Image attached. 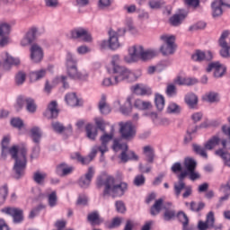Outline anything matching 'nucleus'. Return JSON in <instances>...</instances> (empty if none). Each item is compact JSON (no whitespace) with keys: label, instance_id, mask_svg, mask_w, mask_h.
Wrapping results in <instances>:
<instances>
[{"label":"nucleus","instance_id":"412c9836","mask_svg":"<svg viewBox=\"0 0 230 230\" xmlns=\"http://www.w3.org/2000/svg\"><path fill=\"white\" fill-rule=\"evenodd\" d=\"M93 177H94V168L89 167L88 172L78 181L80 188H89L91 181H93Z\"/></svg>","mask_w":230,"mask_h":230},{"label":"nucleus","instance_id":"393cba45","mask_svg":"<svg viewBox=\"0 0 230 230\" xmlns=\"http://www.w3.org/2000/svg\"><path fill=\"white\" fill-rule=\"evenodd\" d=\"M192 60L195 62H202L204 60H211L213 54L211 51L204 52L202 50H196L191 56Z\"/></svg>","mask_w":230,"mask_h":230},{"label":"nucleus","instance_id":"a18cd8bd","mask_svg":"<svg viewBox=\"0 0 230 230\" xmlns=\"http://www.w3.org/2000/svg\"><path fill=\"white\" fill-rule=\"evenodd\" d=\"M164 209H165L164 213V220L166 222H170V220H172V218H175V210L173 208H166V206L164 207Z\"/></svg>","mask_w":230,"mask_h":230},{"label":"nucleus","instance_id":"5701e85b","mask_svg":"<svg viewBox=\"0 0 230 230\" xmlns=\"http://www.w3.org/2000/svg\"><path fill=\"white\" fill-rule=\"evenodd\" d=\"M2 60L4 62V69H10L11 66H19V64H21V61L18 58L10 56L8 52H4L2 54Z\"/></svg>","mask_w":230,"mask_h":230},{"label":"nucleus","instance_id":"f03ea898","mask_svg":"<svg viewBox=\"0 0 230 230\" xmlns=\"http://www.w3.org/2000/svg\"><path fill=\"white\" fill-rule=\"evenodd\" d=\"M26 148H17L16 146H13L9 149V154L12 155L13 159H14V173L17 175V179L19 177H22L24 175V171L26 170Z\"/></svg>","mask_w":230,"mask_h":230},{"label":"nucleus","instance_id":"8fccbe9b","mask_svg":"<svg viewBox=\"0 0 230 230\" xmlns=\"http://www.w3.org/2000/svg\"><path fill=\"white\" fill-rule=\"evenodd\" d=\"M203 100L209 102V103H215L218 100V95L215 93H208L203 96Z\"/></svg>","mask_w":230,"mask_h":230},{"label":"nucleus","instance_id":"5fc2aeb1","mask_svg":"<svg viewBox=\"0 0 230 230\" xmlns=\"http://www.w3.org/2000/svg\"><path fill=\"white\" fill-rule=\"evenodd\" d=\"M103 87H111V85H118V83H116V79L111 77H106L102 81Z\"/></svg>","mask_w":230,"mask_h":230},{"label":"nucleus","instance_id":"f3484780","mask_svg":"<svg viewBox=\"0 0 230 230\" xmlns=\"http://www.w3.org/2000/svg\"><path fill=\"white\" fill-rule=\"evenodd\" d=\"M44 58V50L42 48L39 46V44L34 43L31 47V59L34 64H39V62L42 61Z\"/></svg>","mask_w":230,"mask_h":230},{"label":"nucleus","instance_id":"7c9ffc66","mask_svg":"<svg viewBox=\"0 0 230 230\" xmlns=\"http://www.w3.org/2000/svg\"><path fill=\"white\" fill-rule=\"evenodd\" d=\"M86 137L94 141L96 139V136H98V129L93 124H87L85 126Z\"/></svg>","mask_w":230,"mask_h":230},{"label":"nucleus","instance_id":"58836bf2","mask_svg":"<svg viewBox=\"0 0 230 230\" xmlns=\"http://www.w3.org/2000/svg\"><path fill=\"white\" fill-rule=\"evenodd\" d=\"M135 94H138L140 96H145L146 94H150V88L145 86L143 84H137L134 86Z\"/></svg>","mask_w":230,"mask_h":230},{"label":"nucleus","instance_id":"c85d7f7f","mask_svg":"<svg viewBox=\"0 0 230 230\" xmlns=\"http://www.w3.org/2000/svg\"><path fill=\"white\" fill-rule=\"evenodd\" d=\"M178 220L182 224V230L195 228L194 226H190V219L184 212L178 213Z\"/></svg>","mask_w":230,"mask_h":230},{"label":"nucleus","instance_id":"774afa93","mask_svg":"<svg viewBox=\"0 0 230 230\" xmlns=\"http://www.w3.org/2000/svg\"><path fill=\"white\" fill-rule=\"evenodd\" d=\"M95 123L97 127L102 130V132H105V121L102 119H96Z\"/></svg>","mask_w":230,"mask_h":230},{"label":"nucleus","instance_id":"0e129e2a","mask_svg":"<svg viewBox=\"0 0 230 230\" xmlns=\"http://www.w3.org/2000/svg\"><path fill=\"white\" fill-rule=\"evenodd\" d=\"M202 112H195L191 115V119L194 121V123H198V121H200L203 118Z\"/></svg>","mask_w":230,"mask_h":230},{"label":"nucleus","instance_id":"6e6d98bb","mask_svg":"<svg viewBox=\"0 0 230 230\" xmlns=\"http://www.w3.org/2000/svg\"><path fill=\"white\" fill-rule=\"evenodd\" d=\"M153 121L155 123V125H168L170 123V120L168 119H162L159 120V118L157 117V114H153Z\"/></svg>","mask_w":230,"mask_h":230},{"label":"nucleus","instance_id":"6ab92c4d","mask_svg":"<svg viewBox=\"0 0 230 230\" xmlns=\"http://www.w3.org/2000/svg\"><path fill=\"white\" fill-rule=\"evenodd\" d=\"M214 71L215 78H221L226 74V66L219 62L210 63L207 67V73Z\"/></svg>","mask_w":230,"mask_h":230},{"label":"nucleus","instance_id":"423d86ee","mask_svg":"<svg viewBox=\"0 0 230 230\" xmlns=\"http://www.w3.org/2000/svg\"><path fill=\"white\" fill-rule=\"evenodd\" d=\"M188 176V172H183L178 175L179 181L174 183V195L176 197H181V193H182L183 199H188V197H191L193 193V189L190 185H186L184 182V178Z\"/></svg>","mask_w":230,"mask_h":230},{"label":"nucleus","instance_id":"a19ab883","mask_svg":"<svg viewBox=\"0 0 230 230\" xmlns=\"http://www.w3.org/2000/svg\"><path fill=\"white\" fill-rule=\"evenodd\" d=\"M222 13H223L222 5L218 0H216L212 4V15L213 17H220Z\"/></svg>","mask_w":230,"mask_h":230},{"label":"nucleus","instance_id":"13d9d810","mask_svg":"<svg viewBox=\"0 0 230 230\" xmlns=\"http://www.w3.org/2000/svg\"><path fill=\"white\" fill-rule=\"evenodd\" d=\"M11 125L13 127H15L16 128H22L24 123L22 122V120L21 119L15 118L11 120Z\"/></svg>","mask_w":230,"mask_h":230},{"label":"nucleus","instance_id":"09e8293b","mask_svg":"<svg viewBox=\"0 0 230 230\" xmlns=\"http://www.w3.org/2000/svg\"><path fill=\"white\" fill-rule=\"evenodd\" d=\"M46 177H48V174L40 172H36L33 175V179L37 182V184H42Z\"/></svg>","mask_w":230,"mask_h":230},{"label":"nucleus","instance_id":"bb28decb","mask_svg":"<svg viewBox=\"0 0 230 230\" xmlns=\"http://www.w3.org/2000/svg\"><path fill=\"white\" fill-rule=\"evenodd\" d=\"M164 202V199L163 198L156 199L155 201V204L151 207L150 214L153 217H155L156 215H159L161 213V210L163 209V204Z\"/></svg>","mask_w":230,"mask_h":230},{"label":"nucleus","instance_id":"4c0bfd02","mask_svg":"<svg viewBox=\"0 0 230 230\" xmlns=\"http://www.w3.org/2000/svg\"><path fill=\"white\" fill-rule=\"evenodd\" d=\"M88 221L92 226H98L103 222L102 218H100V214L98 212H92L87 217Z\"/></svg>","mask_w":230,"mask_h":230},{"label":"nucleus","instance_id":"c756f323","mask_svg":"<svg viewBox=\"0 0 230 230\" xmlns=\"http://www.w3.org/2000/svg\"><path fill=\"white\" fill-rule=\"evenodd\" d=\"M99 111L102 114H109L111 112V106L107 103V96L102 95L99 102Z\"/></svg>","mask_w":230,"mask_h":230},{"label":"nucleus","instance_id":"69168bd1","mask_svg":"<svg viewBox=\"0 0 230 230\" xmlns=\"http://www.w3.org/2000/svg\"><path fill=\"white\" fill-rule=\"evenodd\" d=\"M45 4L49 8H57L58 6V0H45Z\"/></svg>","mask_w":230,"mask_h":230},{"label":"nucleus","instance_id":"39448f33","mask_svg":"<svg viewBox=\"0 0 230 230\" xmlns=\"http://www.w3.org/2000/svg\"><path fill=\"white\" fill-rule=\"evenodd\" d=\"M103 195H111V197H121L127 191L128 185L126 182L116 184L114 177L108 176L104 180Z\"/></svg>","mask_w":230,"mask_h":230},{"label":"nucleus","instance_id":"ddd939ff","mask_svg":"<svg viewBox=\"0 0 230 230\" xmlns=\"http://www.w3.org/2000/svg\"><path fill=\"white\" fill-rule=\"evenodd\" d=\"M12 25L7 22H2L0 24V48H4L8 42H10V31Z\"/></svg>","mask_w":230,"mask_h":230},{"label":"nucleus","instance_id":"dca6fc26","mask_svg":"<svg viewBox=\"0 0 230 230\" xmlns=\"http://www.w3.org/2000/svg\"><path fill=\"white\" fill-rule=\"evenodd\" d=\"M184 166L189 172L190 181H197L200 179V174L195 172V168H197V162L192 158H186L184 161Z\"/></svg>","mask_w":230,"mask_h":230},{"label":"nucleus","instance_id":"e2e57ef3","mask_svg":"<svg viewBox=\"0 0 230 230\" xmlns=\"http://www.w3.org/2000/svg\"><path fill=\"white\" fill-rule=\"evenodd\" d=\"M126 103L129 105V107L128 108L120 107V112H122V114H130V112H132V107L130 106V98L127 99Z\"/></svg>","mask_w":230,"mask_h":230},{"label":"nucleus","instance_id":"37998d69","mask_svg":"<svg viewBox=\"0 0 230 230\" xmlns=\"http://www.w3.org/2000/svg\"><path fill=\"white\" fill-rule=\"evenodd\" d=\"M216 155L221 157L226 166H230V154L228 152L224 151V149H218L216 151Z\"/></svg>","mask_w":230,"mask_h":230},{"label":"nucleus","instance_id":"e433bc0d","mask_svg":"<svg viewBox=\"0 0 230 230\" xmlns=\"http://www.w3.org/2000/svg\"><path fill=\"white\" fill-rule=\"evenodd\" d=\"M184 19H186L185 14H174L170 18L169 22L171 26H181Z\"/></svg>","mask_w":230,"mask_h":230},{"label":"nucleus","instance_id":"79ce46f5","mask_svg":"<svg viewBox=\"0 0 230 230\" xmlns=\"http://www.w3.org/2000/svg\"><path fill=\"white\" fill-rule=\"evenodd\" d=\"M52 128L55 132H58V134H62L64 130H69V132H73V127L68 126L67 128H65L64 125H62L60 122H53Z\"/></svg>","mask_w":230,"mask_h":230},{"label":"nucleus","instance_id":"1a4fd4ad","mask_svg":"<svg viewBox=\"0 0 230 230\" xmlns=\"http://www.w3.org/2000/svg\"><path fill=\"white\" fill-rule=\"evenodd\" d=\"M160 40L164 44L160 48V51L163 55H173L175 53V36L170 34H163L160 36Z\"/></svg>","mask_w":230,"mask_h":230},{"label":"nucleus","instance_id":"bf43d9fd","mask_svg":"<svg viewBox=\"0 0 230 230\" xmlns=\"http://www.w3.org/2000/svg\"><path fill=\"white\" fill-rule=\"evenodd\" d=\"M115 206L118 213H125L127 211V207H125L123 201H116Z\"/></svg>","mask_w":230,"mask_h":230},{"label":"nucleus","instance_id":"c9c22d12","mask_svg":"<svg viewBox=\"0 0 230 230\" xmlns=\"http://www.w3.org/2000/svg\"><path fill=\"white\" fill-rule=\"evenodd\" d=\"M48 112L50 113V118H57V116H58V108L57 102L52 101L49 104L47 111H46V116H48Z\"/></svg>","mask_w":230,"mask_h":230},{"label":"nucleus","instance_id":"ea45409f","mask_svg":"<svg viewBox=\"0 0 230 230\" xmlns=\"http://www.w3.org/2000/svg\"><path fill=\"white\" fill-rule=\"evenodd\" d=\"M66 102L70 107H76L79 105L78 97H76V93H75L66 94Z\"/></svg>","mask_w":230,"mask_h":230},{"label":"nucleus","instance_id":"4d7b16f0","mask_svg":"<svg viewBox=\"0 0 230 230\" xmlns=\"http://www.w3.org/2000/svg\"><path fill=\"white\" fill-rule=\"evenodd\" d=\"M166 94L169 96H175L177 94V88L175 84H168L166 88Z\"/></svg>","mask_w":230,"mask_h":230},{"label":"nucleus","instance_id":"20e7f679","mask_svg":"<svg viewBox=\"0 0 230 230\" xmlns=\"http://www.w3.org/2000/svg\"><path fill=\"white\" fill-rule=\"evenodd\" d=\"M155 57V51L145 50L141 46H133L128 49V56L124 58L125 62L132 64L138 60H150Z\"/></svg>","mask_w":230,"mask_h":230},{"label":"nucleus","instance_id":"aec40b11","mask_svg":"<svg viewBox=\"0 0 230 230\" xmlns=\"http://www.w3.org/2000/svg\"><path fill=\"white\" fill-rule=\"evenodd\" d=\"M125 30L119 29L118 32L111 30L109 31L110 40H109V48L110 49H118L119 48V42L118 41V37L121 35H125Z\"/></svg>","mask_w":230,"mask_h":230},{"label":"nucleus","instance_id":"0eeeda50","mask_svg":"<svg viewBox=\"0 0 230 230\" xmlns=\"http://www.w3.org/2000/svg\"><path fill=\"white\" fill-rule=\"evenodd\" d=\"M66 69L68 76L74 80H85V78H87V75L78 72L76 59H75L71 52H67L66 54Z\"/></svg>","mask_w":230,"mask_h":230},{"label":"nucleus","instance_id":"4468645a","mask_svg":"<svg viewBox=\"0 0 230 230\" xmlns=\"http://www.w3.org/2000/svg\"><path fill=\"white\" fill-rule=\"evenodd\" d=\"M120 134L124 139H134L136 136V128L132 125V122L119 123Z\"/></svg>","mask_w":230,"mask_h":230},{"label":"nucleus","instance_id":"864d4df0","mask_svg":"<svg viewBox=\"0 0 230 230\" xmlns=\"http://www.w3.org/2000/svg\"><path fill=\"white\" fill-rule=\"evenodd\" d=\"M26 81V74L24 72H19L15 76V82L17 85H22Z\"/></svg>","mask_w":230,"mask_h":230},{"label":"nucleus","instance_id":"4be33fe9","mask_svg":"<svg viewBox=\"0 0 230 230\" xmlns=\"http://www.w3.org/2000/svg\"><path fill=\"white\" fill-rule=\"evenodd\" d=\"M71 39H79L84 42L91 41V34L85 29H75L71 31Z\"/></svg>","mask_w":230,"mask_h":230},{"label":"nucleus","instance_id":"a878e982","mask_svg":"<svg viewBox=\"0 0 230 230\" xmlns=\"http://www.w3.org/2000/svg\"><path fill=\"white\" fill-rule=\"evenodd\" d=\"M143 154L146 157V161L147 163H154V159L155 157V151L154 150V147L152 146H146L143 147Z\"/></svg>","mask_w":230,"mask_h":230},{"label":"nucleus","instance_id":"052dcab7","mask_svg":"<svg viewBox=\"0 0 230 230\" xmlns=\"http://www.w3.org/2000/svg\"><path fill=\"white\" fill-rule=\"evenodd\" d=\"M119 226H121V218L114 217L109 227L110 229H114V227H119Z\"/></svg>","mask_w":230,"mask_h":230},{"label":"nucleus","instance_id":"2eb2a0df","mask_svg":"<svg viewBox=\"0 0 230 230\" xmlns=\"http://www.w3.org/2000/svg\"><path fill=\"white\" fill-rule=\"evenodd\" d=\"M2 213H5V215H10L13 218L14 224H21L24 217L22 216V209L17 208H4L2 209Z\"/></svg>","mask_w":230,"mask_h":230},{"label":"nucleus","instance_id":"b1692460","mask_svg":"<svg viewBox=\"0 0 230 230\" xmlns=\"http://www.w3.org/2000/svg\"><path fill=\"white\" fill-rule=\"evenodd\" d=\"M37 31L36 27H31L22 40L21 46H30L35 40Z\"/></svg>","mask_w":230,"mask_h":230},{"label":"nucleus","instance_id":"3c124183","mask_svg":"<svg viewBox=\"0 0 230 230\" xmlns=\"http://www.w3.org/2000/svg\"><path fill=\"white\" fill-rule=\"evenodd\" d=\"M6 197H8V187L4 185L2 188H0V205L4 204Z\"/></svg>","mask_w":230,"mask_h":230},{"label":"nucleus","instance_id":"9d476101","mask_svg":"<svg viewBox=\"0 0 230 230\" xmlns=\"http://www.w3.org/2000/svg\"><path fill=\"white\" fill-rule=\"evenodd\" d=\"M113 150H115V152H118V150H124L120 154V161H122V163H127L130 160L137 161L138 159L137 154L134 153L133 151H129L127 154V150H128V146H127V144H122L118 139H115L113 141Z\"/></svg>","mask_w":230,"mask_h":230},{"label":"nucleus","instance_id":"473e14b6","mask_svg":"<svg viewBox=\"0 0 230 230\" xmlns=\"http://www.w3.org/2000/svg\"><path fill=\"white\" fill-rule=\"evenodd\" d=\"M75 168L73 166H67L66 164H61L58 166L57 172L61 176L69 175L73 173Z\"/></svg>","mask_w":230,"mask_h":230},{"label":"nucleus","instance_id":"9b49d317","mask_svg":"<svg viewBox=\"0 0 230 230\" xmlns=\"http://www.w3.org/2000/svg\"><path fill=\"white\" fill-rule=\"evenodd\" d=\"M218 145H220V138L215 136L205 144V148L197 144H193L192 148L196 154L204 157V159H208V153H206V150H213V148H215V146H218Z\"/></svg>","mask_w":230,"mask_h":230},{"label":"nucleus","instance_id":"a211bd4d","mask_svg":"<svg viewBox=\"0 0 230 230\" xmlns=\"http://www.w3.org/2000/svg\"><path fill=\"white\" fill-rule=\"evenodd\" d=\"M215 227V213L210 211L208 213L206 221H199L198 229L199 230H209Z\"/></svg>","mask_w":230,"mask_h":230},{"label":"nucleus","instance_id":"c03bdc74","mask_svg":"<svg viewBox=\"0 0 230 230\" xmlns=\"http://www.w3.org/2000/svg\"><path fill=\"white\" fill-rule=\"evenodd\" d=\"M137 109H140L141 111H145L146 109H150L152 107V103L150 102H145L141 99H137L134 103Z\"/></svg>","mask_w":230,"mask_h":230},{"label":"nucleus","instance_id":"2f4dec72","mask_svg":"<svg viewBox=\"0 0 230 230\" xmlns=\"http://www.w3.org/2000/svg\"><path fill=\"white\" fill-rule=\"evenodd\" d=\"M185 102L190 109H195L199 103V97L195 93H187L185 96Z\"/></svg>","mask_w":230,"mask_h":230},{"label":"nucleus","instance_id":"f8f14e48","mask_svg":"<svg viewBox=\"0 0 230 230\" xmlns=\"http://www.w3.org/2000/svg\"><path fill=\"white\" fill-rule=\"evenodd\" d=\"M24 103H26L28 112H35V111H37V104H35V101L27 97H19L17 99L15 105L16 111H21V109L24 107Z\"/></svg>","mask_w":230,"mask_h":230},{"label":"nucleus","instance_id":"49530a36","mask_svg":"<svg viewBox=\"0 0 230 230\" xmlns=\"http://www.w3.org/2000/svg\"><path fill=\"white\" fill-rule=\"evenodd\" d=\"M48 202L50 208H55L58 204V196H57V191H52L48 195Z\"/></svg>","mask_w":230,"mask_h":230},{"label":"nucleus","instance_id":"cd10ccee","mask_svg":"<svg viewBox=\"0 0 230 230\" xmlns=\"http://www.w3.org/2000/svg\"><path fill=\"white\" fill-rule=\"evenodd\" d=\"M174 84H177V85H195V84H197V79L184 77V76H178L174 80Z\"/></svg>","mask_w":230,"mask_h":230},{"label":"nucleus","instance_id":"338daca9","mask_svg":"<svg viewBox=\"0 0 230 230\" xmlns=\"http://www.w3.org/2000/svg\"><path fill=\"white\" fill-rule=\"evenodd\" d=\"M149 6L152 9L161 8V1L159 0H150Z\"/></svg>","mask_w":230,"mask_h":230},{"label":"nucleus","instance_id":"7ed1b4c3","mask_svg":"<svg viewBox=\"0 0 230 230\" xmlns=\"http://www.w3.org/2000/svg\"><path fill=\"white\" fill-rule=\"evenodd\" d=\"M141 76V70L130 71L128 68L121 66H115L112 69V78L115 84L121 82H136Z\"/></svg>","mask_w":230,"mask_h":230},{"label":"nucleus","instance_id":"72a5a7b5","mask_svg":"<svg viewBox=\"0 0 230 230\" xmlns=\"http://www.w3.org/2000/svg\"><path fill=\"white\" fill-rule=\"evenodd\" d=\"M31 137L34 143H40L42 137V130L39 127H33L31 128Z\"/></svg>","mask_w":230,"mask_h":230},{"label":"nucleus","instance_id":"f704fd0d","mask_svg":"<svg viewBox=\"0 0 230 230\" xmlns=\"http://www.w3.org/2000/svg\"><path fill=\"white\" fill-rule=\"evenodd\" d=\"M48 70L46 69H40L35 72H31L30 74L31 82H37V80H41V78H44V76H46Z\"/></svg>","mask_w":230,"mask_h":230},{"label":"nucleus","instance_id":"603ef678","mask_svg":"<svg viewBox=\"0 0 230 230\" xmlns=\"http://www.w3.org/2000/svg\"><path fill=\"white\" fill-rule=\"evenodd\" d=\"M167 111L171 114H179L181 112V107L174 102H171L167 108Z\"/></svg>","mask_w":230,"mask_h":230},{"label":"nucleus","instance_id":"680f3d73","mask_svg":"<svg viewBox=\"0 0 230 230\" xmlns=\"http://www.w3.org/2000/svg\"><path fill=\"white\" fill-rule=\"evenodd\" d=\"M134 184L135 186H143V184H145V176H143L142 174L136 176L134 180Z\"/></svg>","mask_w":230,"mask_h":230},{"label":"nucleus","instance_id":"de8ad7c7","mask_svg":"<svg viewBox=\"0 0 230 230\" xmlns=\"http://www.w3.org/2000/svg\"><path fill=\"white\" fill-rule=\"evenodd\" d=\"M155 102L156 109H158L159 111H163L164 109V97L163 95L156 94Z\"/></svg>","mask_w":230,"mask_h":230},{"label":"nucleus","instance_id":"6e6552de","mask_svg":"<svg viewBox=\"0 0 230 230\" xmlns=\"http://www.w3.org/2000/svg\"><path fill=\"white\" fill-rule=\"evenodd\" d=\"M230 31L225 30L221 32V35L217 40V44L221 49L219 55L223 58H230Z\"/></svg>","mask_w":230,"mask_h":230},{"label":"nucleus","instance_id":"f257e3e1","mask_svg":"<svg viewBox=\"0 0 230 230\" xmlns=\"http://www.w3.org/2000/svg\"><path fill=\"white\" fill-rule=\"evenodd\" d=\"M112 137H114V127H111V134L105 133L102 137H101V146L93 147L88 156L84 157L80 155V153H75V156H72L73 159H77L81 164H89V163H91V161L96 157L98 150L101 152L102 155H103V154L109 150L107 148V145L109 141H112Z\"/></svg>","mask_w":230,"mask_h":230}]
</instances>
